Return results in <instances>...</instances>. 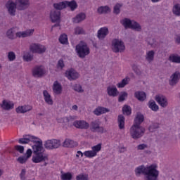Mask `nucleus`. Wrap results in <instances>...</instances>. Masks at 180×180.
Listing matches in <instances>:
<instances>
[{
	"mask_svg": "<svg viewBox=\"0 0 180 180\" xmlns=\"http://www.w3.org/2000/svg\"><path fill=\"white\" fill-rule=\"evenodd\" d=\"M59 41L61 44H67V43H68V38L67 34H63L60 35L59 37Z\"/></svg>",
	"mask_w": 180,
	"mask_h": 180,
	"instance_id": "c03bdc74",
	"label": "nucleus"
},
{
	"mask_svg": "<svg viewBox=\"0 0 180 180\" xmlns=\"http://www.w3.org/2000/svg\"><path fill=\"white\" fill-rule=\"evenodd\" d=\"M120 23L124 26V29H132L136 32H141V25L137 21L125 18L120 21Z\"/></svg>",
	"mask_w": 180,
	"mask_h": 180,
	"instance_id": "7ed1b4c3",
	"label": "nucleus"
},
{
	"mask_svg": "<svg viewBox=\"0 0 180 180\" xmlns=\"http://www.w3.org/2000/svg\"><path fill=\"white\" fill-rule=\"evenodd\" d=\"M107 94L108 96H112V98H116V96H117V94H119V91H117V88H116V86H109L107 87Z\"/></svg>",
	"mask_w": 180,
	"mask_h": 180,
	"instance_id": "b1692460",
	"label": "nucleus"
},
{
	"mask_svg": "<svg viewBox=\"0 0 180 180\" xmlns=\"http://www.w3.org/2000/svg\"><path fill=\"white\" fill-rule=\"evenodd\" d=\"M56 67L57 68H60V70H63V68L65 67V65L64 64V60L63 59H60L58 61Z\"/></svg>",
	"mask_w": 180,
	"mask_h": 180,
	"instance_id": "4d7b16f0",
	"label": "nucleus"
},
{
	"mask_svg": "<svg viewBox=\"0 0 180 180\" xmlns=\"http://www.w3.org/2000/svg\"><path fill=\"white\" fill-rule=\"evenodd\" d=\"M119 151H120V153H123L125 151H127V148L126 147H122V148H120Z\"/></svg>",
	"mask_w": 180,
	"mask_h": 180,
	"instance_id": "69168bd1",
	"label": "nucleus"
},
{
	"mask_svg": "<svg viewBox=\"0 0 180 180\" xmlns=\"http://www.w3.org/2000/svg\"><path fill=\"white\" fill-rule=\"evenodd\" d=\"M30 52L33 53L44 54V53H46L47 48H46L44 45L40 44H32L30 46Z\"/></svg>",
	"mask_w": 180,
	"mask_h": 180,
	"instance_id": "0eeeda50",
	"label": "nucleus"
},
{
	"mask_svg": "<svg viewBox=\"0 0 180 180\" xmlns=\"http://www.w3.org/2000/svg\"><path fill=\"white\" fill-rule=\"evenodd\" d=\"M62 180H72V174L70 172L64 173L60 176Z\"/></svg>",
	"mask_w": 180,
	"mask_h": 180,
	"instance_id": "a18cd8bd",
	"label": "nucleus"
},
{
	"mask_svg": "<svg viewBox=\"0 0 180 180\" xmlns=\"http://www.w3.org/2000/svg\"><path fill=\"white\" fill-rule=\"evenodd\" d=\"M44 74H45V72L43 66H36L32 70V75L34 77H37V78L41 77Z\"/></svg>",
	"mask_w": 180,
	"mask_h": 180,
	"instance_id": "4be33fe9",
	"label": "nucleus"
},
{
	"mask_svg": "<svg viewBox=\"0 0 180 180\" xmlns=\"http://www.w3.org/2000/svg\"><path fill=\"white\" fill-rule=\"evenodd\" d=\"M53 7L54 8L55 11H59L61 12L63 9H65L66 6H65V1H60L59 3H55L53 4Z\"/></svg>",
	"mask_w": 180,
	"mask_h": 180,
	"instance_id": "c85d7f7f",
	"label": "nucleus"
},
{
	"mask_svg": "<svg viewBox=\"0 0 180 180\" xmlns=\"http://www.w3.org/2000/svg\"><path fill=\"white\" fill-rule=\"evenodd\" d=\"M18 11H25L30 6V1L29 0H15Z\"/></svg>",
	"mask_w": 180,
	"mask_h": 180,
	"instance_id": "ddd939ff",
	"label": "nucleus"
},
{
	"mask_svg": "<svg viewBox=\"0 0 180 180\" xmlns=\"http://www.w3.org/2000/svg\"><path fill=\"white\" fill-rule=\"evenodd\" d=\"M76 53L79 58H85L86 56H89L91 49L86 43L81 41L76 46Z\"/></svg>",
	"mask_w": 180,
	"mask_h": 180,
	"instance_id": "20e7f679",
	"label": "nucleus"
},
{
	"mask_svg": "<svg viewBox=\"0 0 180 180\" xmlns=\"http://www.w3.org/2000/svg\"><path fill=\"white\" fill-rule=\"evenodd\" d=\"M53 89L55 94L59 95L61 94V91H63V87L61 86V84L58 83V81H56L53 83Z\"/></svg>",
	"mask_w": 180,
	"mask_h": 180,
	"instance_id": "473e14b6",
	"label": "nucleus"
},
{
	"mask_svg": "<svg viewBox=\"0 0 180 180\" xmlns=\"http://www.w3.org/2000/svg\"><path fill=\"white\" fill-rule=\"evenodd\" d=\"M127 96H129V94H127V92H126V91L121 92V94L120 95V96L118 98V101L124 102V101L126 100V98H127Z\"/></svg>",
	"mask_w": 180,
	"mask_h": 180,
	"instance_id": "8fccbe9b",
	"label": "nucleus"
},
{
	"mask_svg": "<svg viewBox=\"0 0 180 180\" xmlns=\"http://www.w3.org/2000/svg\"><path fill=\"white\" fill-rule=\"evenodd\" d=\"M108 112H110V110H109L107 108L105 107H97L94 110V113L96 116H101V115H105V113H108Z\"/></svg>",
	"mask_w": 180,
	"mask_h": 180,
	"instance_id": "393cba45",
	"label": "nucleus"
},
{
	"mask_svg": "<svg viewBox=\"0 0 180 180\" xmlns=\"http://www.w3.org/2000/svg\"><path fill=\"white\" fill-rule=\"evenodd\" d=\"M75 34H84V29L79 27H77L75 29Z\"/></svg>",
	"mask_w": 180,
	"mask_h": 180,
	"instance_id": "13d9d810",
	"label": "nucleus"
},
{
	"mask_svg": "<svg viewBox=\"0 0 180 180\" xmlns=\"http://www.w3.org/2000/svg\"><path fill=\"white\" fill-rule=\"evenodd\" d=\"M36 140H40V139L30 136V135H26L25 137L21 138L18 140V143L20 144H29L30 141L33 143V141H36Z\"/></svg>",
	"mask_w": 180,
	"mask_h": 180,
	"instance_id": "f3484780",
	"label": "nucleus"
},
{
	"mask_svg": "<svg viewBox=\"0 0 180 180\" xmlns=\"http://www.w3.org/2000/svg\"><path fill=\"white\" fill-rule=\"evenodd\" d=\"M112 47L114 53H123L126 50L124 42L119 39H114L112 41Z\"/></svg>",
	"mask_w": 180,
	"mask_h": 180,
	"instance_id": "423d86ee",
	"label": "nucleus"
},
{
	"mask_svg": "<svg viewBox=\"0 0 180 180\" xmlns=\"http://www.w3.org/2000/svg\"><path fill=\"white\" fill-rule=\"evenodd\" d=\"M86 15L84 13H80L76 15L75 18H73L74 23H79V22H82V20H85Z\"/></svg>",
	"mask_w": 180,
	"mask_h": 180,
	"instance_id": "f704fd0d",
	"label": "nucleus"
},
{
	"mask_svg": "<svg viewBox=\"0 0 180 180\" xmlns=\"http://www.w3.org/2000/svg\"><path fill=\"white\" fill-rule=\"evenodd\" d=\"M50 18L52 23L60 22L61 20V11L57 10H51L50 13Z\"/></svg>",
	"mask_w": 180,
	"mask_h": 180,
	"instance_id": "4468645a",
	"label": "nucleus"
},
{
	"mask_svg": "<svg viewBox=\"0 0 180 180\" xmlns=\"http://www.w3.org/2000/svg\"><path fill=\"white\" fill-rule=\"evenodd\" d=\"M154 54H155L154 51H149L146 53V59L148 62L152 63V61H154Z\"/></svg>",
	"mask_w": 180,
	"mask_h": 180,
	"instance_id": "4c0bfd02",
	"label": "nucleus"
},
{
	"mask_svg": "<svg viewBox=\"0 0 180 180\" xmlns=\"http://www.w3.org/2000/svg\"><path fill=\"white\" fill-rule=\"evenodd\" d=\"M169 61L175 64H180V56L179 55L172 54L169 56Z\"/></svg>",
	"mask_w": 180,
	"mask_h": 180,
	"instance_id": "e433bc0d",
	"label": "nucleus"
},
{
	"mask_svg": "<svg viewBox=\"0 0 180 180\" xmlns=\"http://www.w3.org/2000/svg\"><path fill=\"white\" fill-rule=\"evenodd\" d=\"M23 109L22 112L26 113V112H29L32 110V107L30 105H24L22 106Z\"/></svg>",
	"mask_w": 180,
	"mask_h": 180,
	"instance_id": "052dcab7",
	"label": "nucleus"
},
{
	"mask_svg": "<svg viewBox=\"0 0 180 180\" xmlns=\"http://www.w3.org/2000/svg\"><path fill=\"white\" fill-rule=\"evenodd\" d=\"M24 61H32L33 60V55L30 54V53H27L22 56Z\"/></svg>",
	"mask_w": 180,
	"mask_h": 180,
	"instance_id": "3c124183",
	"label": "nucleus"
},
{
	"mask_svg": "<svg viewBox=\"0 0 180 180\" xmlns=\"http://www.w3.org/2000/svg\"><path fill=\"white\" fill-rule=\"evenodd\" d=\"M123 6L122 4H119L117 3L113 8V13L115 15H119L120 13V9L122 8V7Z\"/></svg>",
	"mask_w": 180,
	"mask_h": 180,
	"instance_id": "ea45409f",
	"label": "nucleus"
},
{
	"mask_svg": "<svg viewBox=\"0 0 180 180\" xmlns=\"http://www.w3.org/2000/svg\"><path fill=\"white\" fill-rule=\"evenodd\" d=\"M133 70H134V72L136 74V75H141V71H140L137 67H134Z\"/></svg>",
	"mask_w": 180,
	"mask_h": 180,
	"instance_id": "0e129e2a",
	"label": "nucleus"
},
{
	"mask_svg": "<svg viewBox=\"0 0 180 180\" xmlns=\"http://www.w3.org/2000/svg\"><path fill=\"white\" fill-rule=\"evenodd\" d=\"M127 84H129V82H127V78H124L121 81V82L117 84V88H124Z\"/></svg>",
	"mask_w": 180,
	"mask_h": 180,
	"instance_id": "603ef678",
	"label": "nucleus"
},
{
	"mask_svg": "<svg viewBox=\"0 0 180 180\" xmlns=\"http://www.w3.org/2000/svg\"><path fill=\"white\" fill-rule=\"evenodd\" d=\"M66 8H70L71 11H75L78 8V4H77V1L75 0H72L71 1H65Z\"/></svg>",
	"mask_w": 180,
	"mask_h": 180,
	"instance_id": "7c9ffc66",
	"label": "nucleus"
},
{
	"mask_svg": "<svg viewBox=\"0 0 180 180\" xmlns=\"http://www.w3.org/2000/svg\"><path fill=\"white\" fill-rule=\"evenodd\" d=\"M76 180H89L87 174H80L76 176Z\"/></svg>",
	"mask_w": 180,
	"mask_h": 180,
	"instance_id": "5fc2aeb1",
	"label": "nucleus"
},
{
	"mask_svg": "<svg viewBox=\"0 0 180 180\" xmlns=\"http://www.w3.org/2000/svg\"><path fill=\"white\" fill-rule=\"evenodd\" d=\"M157 168V165H150V166L140 165L135 169V175L140 176L142 174L145 176V180H158L160 171Z\"/></svg>",
	"mask_w": 180,
	"mask_h": 180,
	"instance_id": "f257e3e1",
	"label": "nucleus"
},
{
	"mask_svg": "<svg viewBox=\"0 0 180 180\" xmlns=\"http://www.w3.org/2000/svg\"><path fill=\"white\" fill-rule=\"evenodd\" d=\"M147 147H148L147 144H145V143L139 144L137 146V150H145V148H147Z\"/></svg>",
	"mask_w": 180,
	"mask_h": 180,
	"instance_id": "680f3d73",
	"label": "nucleus"
},
{
	"mask_svg": "<svg viewBox=\"0 0 180 180\" xmlns=\"http://www.w3.org/2000/svg\"><path fill=\"white\" fill-rule=\"evenodd\" d=\"M32 156V161L34 164H39V162H43L44 161H49V155L44 154V153H34Z\"/></svg>",
	"mask_w": 180,
	"mask_h": 180,
	"instance_id": "1a4fd4ad",
	"label": "nucleus"
},
{
	"mask_svg": "<svg viewBox=\"0 0 180 180\" xmlns=\"http://www.w3.org/2000/svg\"><path fill=\"white\" fill-rule=\"evenodd\" d=\"M160 128V124L158 123H154L149 126L148 130L150 133H154L157 129Z\"/></svg>",
	"mask_w": 180,
	"mask_h": 180,
	"instance_id": "de8ad7c7",
	"label": "nucleus"
},
{
	"mask_svg": "<svg viewBox=\"0 0 180 180\" xmlns=\"http://www.w3.org/2000/svg\"><path fill=\"white\" fill-rule=\"evenodd\" d=\"M14 104L11 101H6V100H4L2 103L1 104V107L4 110H11V109H13Z\"/></svg>",
	"mask_w": 180,
	"mask_h": 180,
	"instance_id": "bb28decb",
	"label": "nucleus"
},
{
	"mask_svg": "<svg viewBox=\"0 0 180 180\" xmlns=\"http://www.w3.org/2000/svg\"><path fill=\"white\" fill-rule=\"evenodd\" d=\"M122 112L124 115H127V116H130L131 115V107L124 105L122 108Z\"/></svg>",
	"mask_w": 180,
	"mask_h": 180,
	"instance_id": "58836bf2",
	"label": "nucleus"
},
{
	"mask_svg": "<svg viewBox=\"0 0 180 180\" xmlns=\"http://www.w3.org/2000/svg\"><path fill=\"white\" fill-rule=\"evenodd\" d=\"M15 150H16V151H18L20 154H23V153H25V147L20 145H16L15 146Z\"/></svg>",
	"mask_w": 180,
	"mask_h": 180,
	"instance_id": "6e6d98bb",
	"label": "nucleus"
},
{
	"mask_svg": "<svg viewBox=\"0 0 180 180\" xmlns=\"http://www.w3.org/2000/svg\"><path fill=\"white\" fill-rule=\"evenodd\" d=\"M63 146L65 148H74V147H77V146H78V143L71 139H65L63 143Z\"/></svg>",
	"mask_w": 180,
	"mask_h": 180,
	"instance_id": "a878e982",
	"label": "nucleus"
},
{
	"mask_svg": "<svg viewBox=\"0 0 180 180\" xmlns=\"http://www.w3.org/2000/svg\"><path fill=\"white\" fill-rule=\"evenodd\" d=\"M97 12L99 13V15L109 13V12H110V8H109L108 6H101L98 8Z\"/></svg>",
	"mask_w": 180,
	"mask_h": 180,
	"instance_id": "2f4dec72",
	"label": "nucleus"
},
{
	"mask_svg": "<svg viewBox=\"0 0 180 180\" xmlns=\"http://www.w3.org/2000/svg\"><path fill=\"white\" fill-rule=\"evenodd\" d=\"M124 116L120 115H118L117 117V123H118V126H119V129L120 130H123V129H124Z\"/></svg>",
	"mask_w": 180,
	"mask_h": 180,
	"instance_id": "c9c22d12",
	"label": "nucleus"
},
{
	"mask_svg": "<svg viewBox=\"0 0 180 180\" xmlns=\"http://www.w3.org/2000/svg\"><path fill=\"white\" fill-rule=\"evenodd\" d=\"M32 153H33V152L32 151V149H27V150L25 153V155H27L18 157L17 158L18 162H19L20 164H26V162H27V160H29V158L30 157H32Z\"/></svg>",
	"mask_w": 180,
	"mask_h": 180,
	"instance_id": "6ab92c4d",
	"label": "nucleus"
},
{
	"mask_svg": "<svg viewBox=\"0 0 180 180\" xmlns=\"http://www.w3.org/2000/svg\"><path fill=\"white\" fill-rule=\"evenodd\" d=\"M23 110H24L23 106H19L15 110L17 113H25V112H22Z\"/></svg>",
	"mask_w": 180,
	"mask_h": 180,
	"instance_id": "e2e57ef3",
	"label": "nucleus"
},
{
	"mask_svg": "<svg viewBox=\"0 0 180 180\" xmlns=\"http://www.w3.org/2000/svg\"><path fill=\"white\" fill-rule=\"evenodd\" d=\"M172 13L175 16H180V4H176L173 6Z\"/></svg>",
	"mask_w": 180,
	"mask_h": 180,
	"instance_id": "a19ab883",
	"label": "nucleus"
},
{
	"mask_svg": "<svg viewBox=\"0 0 180 180\" xmlns=\"http://www.w3.org/2000/svg\"><path fill=\"white\" fill-rule=\"evenodd\" d=\"M6 8L8 10V13L11 16H15L16 15V8H18V6L16 4V2H13L11 0H9L6 4Z\"/></svg>",
	"mask_w": 180,
	"mask_h": 180,
	"instance_id": "9d476101",
	"label": "nucleus"
},
{
	"mask_svg": "<svg viewBox=\"0 0 180 180\" xmlns=\"http://www.w3.org/2000/svg\"><path fill=\"white\" fill-rule=\"evenodd\" d=\"M155 101L162 108H167L168 106V99H167V97L162 94L156 95L155 96Z\"/></svg>",
	"mask_w": 180,
	"mask_h": 180,
	"instance_id": "f8f14e48",
	"label": "nucleus"
},
{
	"mask_svg": "<svg viewBox=\"0 0 180 180\" xmlns=\"http://www.w3.org/2000/svg\"><path fill=\"white\" fill-rule=\"evenodd\" d=\"M32 143H36L35 145L32 146L34 154H40V153H44V148L43 147V141H37V139H35V141H32Z\"/></svg>",
	"mask_w": 180,
	"mask_h": 180,
	"instance_id": "9b49d317",
	"label": "nucleus"
},
{
	"mask_svg": "<svg viewBox=\"0 0 180 180\" xmlns=\"http://www.w3.org/2000/svg\"><path fill=\"white\" fill-rule=\"evenodd\" d=\"M148 106L149 109H151L153 112H158L160 110V107L157 105V103L154 100H150L148 103Z\"/></svg>",
	"mask_w": 180,
	"mask_h": 180,
	"instance_id": "c756f323",
	"label": "nucleus"
},
{
	"mask_svg": "<svg viewBox=\"0 0 180 180\" xmlns=\"http://www.w3.org/2000/svg\"><path fill=\"white\" fill-rule=\"evenodd\" d=\"M134 96L138 101H140V102H144L147 98V95L144 91H136L134 93Z\"/></svg>",
	"mask_w": 180,
	"mask_h": 180,
	"instance_id": "cd10ccee",
	"label": "nucleus"
},
{
	"mask_svg": "<svg viewBox=\"0 0 180 180\" xmlns=\"http://www.w3.org/2000/svg\"><path fill=\"white\" fill-rule=\"evenodd\" d=\"M129 132L131 137L134 139V140H139V139H141V137L144 136L146 128L132 125L129 129Z\"/></svg>",
	"mask_w": 180,
	"mask_h": 180,
	"instance_id": "39448f33",
	"label": "nucleus"
},
{
	"mask_svg": "<svg viewBox=\"0 0 180 180\" xmlns=\"http://www.w3.org/2000/svg\"><path fill=\"white\" fill-rule=\"evenodd\" d=\"M8 58L9 61H15V60H16V55L15 54V52L13 51L8 52Z\"/></svg>",
	"mask_w": 180,
	"mask_h": 180,
	"instance_id": "864d4df0",
	"label": "nucleus"
},
{
	"mask_svg": "<svg viewBox=\"0 0 180 180\" xmlns=\"http://www.w3.org/2000/svg\"><path fill=\"white\" fill-rule=\"evenodd\" d=\"M73 126L77 129H89V123L84 120H76L73 122Z\"/></svg>",
	"mask_w": 180,
	"mask_h": 180,
	"instance_id": "aec40b11",
	"label": "nucleus"
},
{
	"mask_svg": "<svg viewBox=\"0 0 180 180\" xmlns=\"http://www.w3.org/2000/svg\"><path fill=\"white\" fill-rule=\"evenodd\" d=\"M180 79V72L179 71H176L174 74H172L170 77V79L169 80V84L171 86H174L176 85L177 82H179Z\"/></svg>",
	"mask_w": 180,
	"mask_h": 180,
	"instance_id": "a211bd4d",
	"label": "nucleus"
},
{
	"mask_svg": "<svg viewBox=\"0 0 180 180\" xmlns=\"http://www.w3.org/2000/svg\"><path fill=\"white\" fill-rule=\"evenodd\" d=\"M108 34L109 29H108L106 27H104L98 30L97 37L99 40H104L105 37H106Z\"/></svg>",
	"mask_w": 180,
	"mask_h": 180,
	"instance_id": "412c9836",
	"label": "nucleus"
},
{
	"mask_svg": "<svg viewBox=\"0 0 180 180\" xmlns=\"http://www.w3.org/2000/svg\"><path fill=\"white\" fill-rule=\"evenodd\" d=\"M43 95L45 102L47 103L48 105H53V99H51V96L49 94L47 90H44L43 91Z\"/></svg>",
	"mask_w": 180,
	"mask_h": 180,
	"instance_id": "72a5a7b5",
	"label": "nucleus"
},
{
	"mask_svg": "<svg viewBox=\"0 0 180 180\" xmlns=\"http://www.w3.org/2000/svg\"><path fill=\"white\" fill-rule=\"evenodd\" d=\"M65 76L70 79V81H75L79 78V73L73 68L65 72Z\"/></svg>",
	"mask_w": 180,
	"mask_h": 180,
	"instance_id": "2eb2a0df",
	"label": "nucleus"
},
{
	"mask_svg": "<svg viewBox=\"0 0 180 180\" xmlns=\"http://www.w3.org/2000/svg\"><path fill=\"white\" fill-rule=\"evenodd\" d=\"M74 120H75V117L69 116L65 117L62 118L63 123H74Z\"/></svg>",
	"mask_w": 180,
	"mask_h": 180,
	"instance_id": "37998d69",
	"label": "nucleus"
},
{
	"mask_svg": "<svg viewBox=\"0 0 180 180\" xmlns=\"http://www.w3.org/2000/svg\"><path fill=\"white\" fill-rule=\"evenodd\" d=\"M61 146L60 140L50 139L45 141L44 147L47 150H54Z\"/></svg>",
	"mask_w": 180,
	"mask_h": 180,
	"instance_id": "6e6552de",
	"label": "nucleus"
},
{
	"mask_svg": "<svg viewBox=\"0 0 180 180\" xmlns=\"http://www.w3.org/2000/svg\"><path fill=\"white\" fill-rule=\"evenodd\" d=\"M77 154L76 155V157L78 158H79V155H81V157H84V153L81 151V150H78Z\"/></svg>",
	"mask_w": 180,
	"mask_h": 180,
	"instance_id": "338daca9",
	"label": "nucleus"
},
{
	"mask_svg": "<svg viewBox=\"0 0 180 180\" xmlns=\"http://www.w3.org/2000/svg\"><path fill=\"white\" fill-rule=\"evenodd\" d=\"M176 42L178 44H180V37H177L176 39Z\"/></svg>",
	"mask_w": 180,
	"mask_h": 180,
	"instance_id": "774afa93",
	"label": "nucleus"
},
{
	"mask_svg": "<svg viewBox=\"0 0 180 180\" xmlns=\"http://www.w3.org/2000/svg\"><path fill=\"white\" fill-rule=\"evenodd\" d=\"M90 130H91V131H93L94 133L96 131L97 133L101 134L105 132V129L103 128V127L99 126V122L96 120L91 122Z\"/></svg>",
	"mask_w": 180,
	"mask_h": 180,
	"instance_id": "dca6fc26",
	"label": "nucleus"
},
{
	"mask_svg": "<svg viewBox=\"0 0 180 180\" xmlns=\"http://www.w3.org/2000/svg\"><path fill=\"white\" fill-rule=\"evenodd\" d=\"M34 32V30H28L24 32H18L15 30V28L9 29L6 33V36L10 40H15L17 37H29V36H32Z\"/></svg>",
	"mask_w": 180,
	"mask_h": 180,
	"instance_id": "f03ea898",
	"label": "nucleus"
},
{
	"mask_svg": "<svg viewBox=\"0 0 180 180\" xmlns=\"http://www.w3.org/2000/svg\"><path fill=\"white\" fill-rule=\"evenodd\" d=\"M84 155L87 158H94V157H96V154L91 149V150H86L84 152Z\"/></svg>",
	"mask_w": 180,
	"mask_h": 180,
	"instance_id": "79ce46f5",
	"label": "nucleus"
},
{
	"mask_svg": "<svg viewBox=\"0 0 180 180\" xmlns=\"http://www.w3.org/2000/svg\"><path fill=\"white\" fill-rule=\"evenodd\" d=\"M72 89L75 90V92H79V94H82V92H84L82 86H81V84H79L73 85Z\"/></svg>",
	"mask_w": 180,
	"mask_h": 180,
	"instance_id": "49530a36",
	"label": "nucleus"
},
{
	"mask_svg": "<svg viewBox=\"0 0 180 180\" xmlns=\"http://www.w3.org/2000/svg\"><path fill=\"white\" fill-rule=\"evenodd\" d=\"M91 150L96 153V155H98V153L102 150V143H98L94 146L91 147Z\"/></svg>",
	"mask_w": 180,
	"mask_h": 180,
	"instance_id": "09e8293b",
	"label": "nucleus"
},
{
	"mask_svg": "<svg viewBox=\"0 0 180 180\" xmlns=\"http://www.w3.org/2000/svg\"><path fill=\"white\" fill-rule=\"evenodd\" d=\"M143 122H144V115L140 112H138L134 119L133 126L143 127V126H141V123H143Z\"/></svg>",
	"mask_w": 180,
	"mask_h": 180,
	"instance_id": "5701e85b",
	"label": "nucleus"
},
{
	"mask_svg": "<svg viewBox=\"0 0 180 180\" xmlns=\"http://www.w3.org/2000/svg\"><path fill=\"white\" fill-rule=\"evenodd\" d=\"M20 178L22 180L26 179V169H22L21 172L20 174Z\"/></svg>",
	"mask_w": 180,
	"mask_h": 180,
	"instance_id": "bf43d9fd",
	"label": "nucleus"
}]
</instances>
